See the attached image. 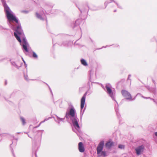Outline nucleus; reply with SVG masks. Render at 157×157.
<instances>
[{
    "mask_svg": "<svg viewBox=\"0 0 157 157\" xmlns=\"http://www.w3.org/2000/svg\"><path fill=\"white\" fill-rule=\"evenodd\" d=\"M112 2H115V1L114 0H110V2H109L108 1L105 2L104 3V5L105 6V8L107 7V5L109 3Z\"/></svg>",
    "mask_w": 157,
    "mask_h": 157,
    "instance_id": "21",
    "label": "nucleus"
},
{
    "mask_svg": "<svg viewBox=\"0 0 157 157\" xmlns=\"http://www.w3.org/2000/svg\"><path fill=\"white\" fill-rule=\"evenodd\" d=\"M46 21H47V19L46 18Z\"/></svg>",
    "mask_w": 157,
    "mask_h": 157,
    "instance_id": "51",
    "label": "nucleus"
},
{
    "mask_svg": "<svg viewBox=\"0 0 157 157\" xmlns=\"http://www.w3.org/2000/svg\"><path fill=\"white\" fill-rule=\"evenodd\" d=\"M70 116V119L77 117L75 109L74 108H71L69 111H67L65 114V117L67 119H69V116Z\"/></svg>",
    "mask_w": 157,
    "mask_h": 157,
    "instance_id": "5",
    "label": "nucleus"
},
{
    "mask_svg": "<svg viewBox=\"0 0 157 157\" xmlns=\"http://www.w3.org/2000/svg\"><path fill=\"white\" fill-rule=\"evenodd\" d=\"M11 63L12 65L18 69H19L20 67L18 66L15 62L13 61H12L11 62Z\"/></svg>",
    "mask_w": 157,
    "mask_h": 157,
    "instance_id": "20",
    "label": "nucleus"
},
{
    "mask_svg": "<svg viewBox=\"0 0 157 157\" xmlns=\"http://www.w3.org/2000/svg\"><path fill=\"white\" fill-rule=\"evenodd\" d=\"M11 150L12 152V153H13V155L14 157H15V155H14V153H13V148H11Z\"/></svg>",
    "mask_w": 157,
    "mask_h": 157,
    "instance_id": "31",
    "label": "nucleus"
},
{
    "mask_svg": "<svg viewBox=\"0 0 157 157\" xmlns=\"http://www.w3.org/2000/svg\"><path fill=\"white\" fill-rule=\"evenodd\" d=\"M36 15L37 17L40 19V20L44 21V18L42 17V16L40 15L38 13H36Z\"/></svg>",
    "mask_w": 157,
    "mask_h": 157,
    "instance_id": "16",
    "label": "nucleus"
},
{
    "mask_svg": "<svg viewBox=\"0 0 157 157\" xmlns=\"http://www.w3.org/2000/svg\"><path fill=\"white\" fill-rule=\"evenodd\" d=\"M71 121L72 124L75 129L79 133H81V131L78 124L79 119L77 117L73 118L70 119Z\"/></svg>",
    "mask_w": 157,
    "mask_h": 157,
    "instance_id": "3",
    "label": "nucleus"
},
{
    "mask_svg": "<svg viewBox=\"0 0 157 157\" xmlns=\"http://www.w3.org/2000/svg\"><path fill=\"white\" fill-rule=\"evenodd\" d=\"M115 110L116 113L117 115V117L119 119H120L121 117V115L120 114L118 113V108H117L116 106V107H115Z\"/></svg>",
    "mask_w": 157,
    "mask_h": 157,
    "instance_id": "17",
    "label": "nucleus"
},
{
    "mask_svg": "<svg viewBox=\"0 0 157 157\" xmlns=\"http://www.w3.org/2000/svg\"><path fill=\"white\" fill-rule=\"evenodd\" d=\"M88 8H89V6H87Z\"/></svg>",
    "mask_w": 157,
    "mask_h": 157,
    "instance_id": "52",
    "label": "nucleus"
},
{
    "mask_svg": "<svg viewBox=\"0 0 157 157\" xmlns=\"http://www.w3.org/2000/svg\"><path fill=\"white\" fill-rule=\"evenodd\" d=\"M21 132H17V134H20V133H21Z\"/></svg>",
    "mask_w": 157,
    "mask_h": 157,
    "instance_id": "46",
    "label": "nucleus"
},
{
    "mask_svg": "<svg viewBox=\"0 0 157 157\" xmlns=\"http://www.w3.org/2000/svg\"><path fill=\"white\" fill-rule=\"evenodd\" d=\"M25 133H26V134H27V133H27V132H25Z\"/></svg>",
    "mask_w": 157,
    "mask_h": 157,
    "instance_id": "48",
    "label": "nucleus"
},
{
    "mask_svg": "<svg viewBox=\"0 0 157 157\" xmlns=\"http://www.w3.org/2000/svg\"><path fill=\"white\" fill-rule=\"evenodd\" d=\"M6 84H7V82H6Z\"/></svg>",
    "mask_w": 157,
    "mask_h": 157,
    "instance_id": "50",
    "label": "nucleus"
},
{
    "mask_svg": "<svg viewBox=\"0 0 157 157\" xmlns=\"http://www.w3.org/2000/svg\"><path fill=\"white\" fill-rule=\"evenodd\" d=\"M108 85H110L109 84L106 85L105 86V88L106 89V92L107 94L111 97L113 100L115 101L116 103L118 104L117 101L115 100L114 98V94H113V91L111 88V87H109Z\"/></svg>",
    "mask_w": 157,
    "mask_h": 157,
    "instance_id": "7",
    "label": "nucleus"
},
{
    "mask_svg": "<svg viewBox=\"0 0 157 157\" xmlns=\"http://www.w3.org/2000/svg\"><path fill=\"white\" fill-rule=\"evenodd\" d=\"M1 2L4 7V11L8 20V24L11 25V22H15L18 25L16 28L14 29L15 32L14 33V36L20 43L21 42V38H22L23 40L22 44L21 45L22 46V49L26 52H28L27 47L29 44L23 33L20 23L19 22L18 18L13 14V12L6 3L5 0H1Z\"/></svg>",
    "mask_w": 157,
    "mask_h": 157,
    "instance_id": "1",
    "label": "nucleus"
},
{
    "mask_svg": "<svg viewBox=\"0 0 157 157\" xmlns=\"http://www.w3.org/2000/svg\"><path fill=\"white\" fill-rule=\"evenodd\" d=\"M116 11H117V10H115L114 11V12H116Z\"/></svg>",
    "mask_w": 157,
    "mask_h": 157,
    "instance_id": "43",
    "label": "nucleus"
},
{
    "mask_svg": "<svg viewBox=\"0 0 157 157\" xmlns=\"http://www.w3.org/2000/svg\"><path fill=\"white\" fill-rule=\"evenodd\" d=\"M2 29L8 30V29L3 27L2 26L0 25V30Z\"/></svg>",
    "mask_w": 157,
    "mask_h": 157,
    "instance_id": "27",
    "label": "nucleus"
},
{
    "mask_svg": "<svg viewBox=\"0 0 157 157\" xmlns=\"http://www.w3.org/2000/svg\"><path fill=\"white\" fill-rule=\"evenodd\" d=\"M33 57L34 58H37V56L36 54L34 52H33Z\"/></svg>",
    "mask_w": 157,
    "mask_h": 157,
    "instance_id": "24",
    "label": "nucleus"
},
{
    "mask_svg": "<svg viewBox=\"0 0 157 157\" xmlns=\"http://www.w3.org/2000/svg\"><path fill=\"white\" fill-rule=\"evenodd\" d=\"M56 117H54L55 121L59 124L60 122L61 121L63 122L65 118V117L63 118H61L58 117L57 115H55Z\"/></svg>",
    "mask_w": 157,
    "mask_h": 157,
    "instance_id": "10",
    "label": "nucleus"
},
{
    "mask_svg": "<svg viewBox=\"0 0 157 157\" xmlns=\"http://www.w3.org/2000/svg\"><path fill=\"white\" fill-rule=\"evenodd\" d=\"M48 86L49 89V90L52 94V95H53V93H52V90L51 89V88H50V87L47 84V83H45Z\"/></svg>",
    "mask_w": 157,
    "mask_h": 157,
    "instance_id": "26",
    "label": "nucleus"
},
{
    "mask_svg": "<svg viewBox=\"0 0 157 157\" xmlns=\"http://www.w3.org/2000/svg\"><path fill=\"white\" fill-rule=\"evenodd\" d=\"M23 12L25 13H28L29 11H27V10H24V11H23Z\"/></svg>",
    "mask_w": 157,
    "mask_h": 157,
    "instance_id": "32",
    "label": "nucleus"
},
{
    "mask_svg": "<svg viewBox=\"0 0 157 157\" xmlns=\"http://www.w3.org/2000/svg\"><path fill=\"white\" fill-rule=\"evenodd\" d=\"M116 4V5H117V7L120 9H122V7L120 5H119V4H118L116 2H114Z\"/></svg>",
    "mask_w": 157,
    "mask_h": 157,
    "instance_id": "25",
    "label": "nucleus"
},
{
    "mask_svg": "<svg viewBox=\"0 0 157 157\" xmlns=\"http://www.w3.org/2000/svg\"><path fill=\"white\" fill-rule=\"evenodd\" d=\"M107 46L105 47H104V48H106V47Z\"/></svg>",
    "mask_w": 157,
    "mask_h": 157,
    "instance_id": "47",
    "label": "nucleus"
},
{
    "mask_svg": "<svg viewBox=\"0 0 157 157\" xmlns=\"http://www.w3.org/2000/svg\"><path fill=\"white\" fill-rule=\"evenodd\" d=\"M78 8L79 10H80V11L81 13H82V12H84L85 11H86L85 10V9L82 10L80 9L79 8Z\"/></svg>",
    "mask_w": 157,
    "mask_h": 157,
    "instance_id": "28",
    "label": "nucleus"
},
{
    "mask_svg": "<svg viewBox=\"0 0 157 157\" xmlns=\"http://www.w3.org/2000/svg\"><path fill=\"white\" fill-rule=\"evenodd\" d=\"M73 131H74L75 132H76V133H77V135L78 136H79V135H78V133L77 132H75V131H74V129H73Z\"/></svg>",
    "mask_w": 157,
    "mask_h": 157,
    "instance_id": "38",
    "label": "nucleus"
},
{
    "mask_svg": "<svg viewBox=\"0 0 157 157\" xmlns=\"http://www.w3.org/2000/svg\"><path fill=\"white\" fill-rule=\"evenodd\" d=\"M12 145V144H10V147L11 148V145Z\"/></svg>",
    "mask_w": 157,
    "mask_h": 157,
    "instance_id": "45",
    "label": "nucleus"
},
{
    "mask_svg": "<svg viewBox=\"0 0 157 157\" xmlns=\"http://www.w3.org/2000/svg\"><path fill=\"white\" fill-rule=\"evenodd\" d=\"M113 143L112 142L109 141L107 142L105 144L106 147L108 149L110 148L113 145Z\"/></svg>",
    "mask_w": 157,
    "mask_h": 157,
    "instance_id": "13",
    "label": "nucleus"
},
{
    "mask_svg": "<svg viewBox=\"0 0 157 157\" xmlns=\"http://www.w3.org/2000/svg\"><path fill=\"white\" fill-rule=\"evenodd\" d=\"M44 130H39L38 131L37 134L35 137V140L37 142H40L41 140L42 133Z\"/></svg>",
    "mask_w": 157,
    "mask_h": 157,
    "instance_id": "9",
    "label": "nucleus"
},
{
    "mask_svg": "<svg viewBox=\"0 0 157 157\" xmlns=\"http://www.w3.org/2000/svg\"><path fill=\"white\" fill-rule=\"evenodd\" d=\"M24 78H25V79L27 81H28L29 80H28V77L27 76H25V75L24 76Z\"/></svg>",
    "mask_w": 157,
    "mask_h": 157,
    "instance_id": "29",
    "label": "nucleus"
},
{
    "mask_svg": "<svg viewBox=\"0 0 157 157\" xmlns=\"http://www.w3.org/2000/svg\"><path fill=\"white\" fill-rule=\"evenodd\" d=\"M28 136H29V137H30V138H32L30 136H29V135L28 134Z\"/></svg>",
    "mask_w": 157,
    "mask_h": 157,
    "instance_id": "41",
    "label": "nucleus"
},
{
    "mask_svg": "<svg viewBox=\"0 0 157 157\" xmlns=\"http://www.w3.org/2000/svg\"><path fill=\"white\" fill-rule=\"evenodd\" d=\"M47 120H48V119H45L44 121H41L40 122H42V123L44 122L45 121H46Z\"/></svg>",
    "mask_w": 157,
    "mask_h": 157,
    "instance_id": "36",
    "label": "nucleus"
},
{
    "mask_svg": "<svg viewBox=\"0 0 157 157\" xmlns=\"http://www.w3.org/2000/svg\"><path fill=\"white\" fill-rule=\"evenodd\" d=\"M138 95H140L142 98H145V99H150L151 100H153L154 102L156 103L155 100H154V99H153L152 98H151L150 97H144V96L142 95L141 94H140V93L137 94H136V96H138Z\"/></svg>",
    "mask_w": 157,
    "mask_h": 157,
    "instance_id": "15",
    "label": "nucleus"
},
{
    "mask_svg": "<svg viewBox=\"0 0 157 157\" xmlns=\"http://www.w3.org/2000/svg\"><path fill=\"white\" fill-rule=\"evenodd\" d=\"M81 63L85 66L87 65V64L86 61L84 59H82L81 60Z\"/></svg>",
    "mask_w": 157,
    "mask_h": 157,
    "instance_id": "18",
    "label": "nucleus"
},
{
    "mask_svg": "<svg viewBox=\"0 0 157 157\" xmlns=\"http://www.w3.org/2000/svg\"><path fill=\"white\" fill-rule=\"evenodd\" d=\"M152 82H153L154 83V84L155 85V84H156V82H155V81L153 79H152Z\"/></svg>",
    "mask_w": 157,
    "mask_h": 157,
    "instance_id": "34",
    "label": "nucleus"
},
{
    "mask_svg": "<svg viewBox=\"0 0 157 157\" xmlns=\"http://www.w3.org/2000/svg\"><path fill=\"white\" fill-rule=\"evenodd\" d=\"M87 93V91L83 95L81 99V111H80V119L81 120L82 118L83 115L84 113V110L85 108L84 109L83 111H82V109L83 108L85 103V102L86 97Z\"/></svg>",
    "mask_w": 157,
    "mask_h": 157,
    "instance_id": "4",
    "label": "nucleus"
},
{
    "mask_svg": "<svg viewBox=\"0 0 157 157\" xmlns=\"http://www.w3.org/2000/svg\"><path fill=\"white\" fill-rule=\"evenodd\" d=\"M41 123H42V122H40V124H39V125H38V126L34 127V128H37L38 127H39L40 126V124H41Z\"/></svg>",
    "mask_w": 157,
    "mask_h": 157,
    "instance_id": "30",
    "label": "nucleus"
},
{
    "mask_svg": "<svg viewBox=\"0 0 157 157\" xmlns=\"http://www.w3.org/2000/svg\"><path fill=\"white\" fill-rule=\"evenodd\" d=\"M131 75H128L127 80L130 79V81H131V80L130 79V78L131 77Z\"/></svg>",
    "mask_w": 157,
    "mask_h": 157,
    "instance_id": "33",
    "label": "nucleus"
},
{
    "mask_svg": "<svg viewBox=\"0 0 157 157\" xmlns=\"http://www.w3.org/2000/svg\"><path fill=\"white\" fill-rule=\"evenodd\" d=\"M104 144L103 140L101 141L97 148V154L98 157H106L109 155L107 151H102Z\"/></svg>",
    "mask_w": 157,
    "mask_h": 157,
    "instance_id": "2",
    "label": "nucleus"
},
{
    "mask_svg": "<svg viewBox=\"0 0 157 157\" xmlns=\"http://www.w3.org/2000/svg\"><path fill=\"white\" fill-rule=\"evenodd\" d=\"M119 46V45H117H117H116V47H118Z\"/></svg>",
    "mask_w": 157,
    "mask_h": 157,
    "instance_id": "42",
    "label": "nucleus"
},
{
    "mask_svg": "<svg viewBox=\"0 0 157 157\" xmlns=\"http://www.w3.org/2000/svg\"><path fill=\"white\" fill-rule=\"evenodd\" d=\"M20 119L22 122V125H25L26 123L25 119L23 117H20Z\"/></svg>",
    "mask_w": 157,
    "mask_h": 157,
    "instance_id": "19",
    "label": "nucleus"
},
{
    "mask_svg": "<svg viewBox=\"0 0 157 157\" xmlns=\"http://www.w3.org/2000/svg\"><path fill=\"white\" fill-rule=\"evenodd\" d=\"M78 149L81 152H83L85 151V148L82 142H80L78 144Z\"/></svg>",
    "mask_w": 157,
    "mask_h": 157,
    "instance_id": "11",
    "label": "nucleus"
},
{
    "mask_svg": "<svg viewBox=\"0 0 157 157\" xmlns=\"http://www.w3.org/2000/svg\"><path fill=\"white\" fill-rule=\"evenodd\" d=\"M156 91V88L155 87L153 89V90L152 91L153 92H155Z\"/></svg>",
    "mask_w": 157,
    "mask_h": 157,
    "instance_id": "35",
    "label": "nucleus"
},
{
    "mask_svg": "<svg viewBox=\"0 0 157 157\" xmlns=\"http://www.w3.org/2000/svg\"><path fill=\"white\" fill-rule=\"evenodd\" d=\"M69 42L68 41L64 42L63 44V46H69Z\"/></svg>",
    "mask_w": 157,
    "mask_h": 157,
    "instance_id": "22",
    "label": "nucleus"
},
{
    "mask_svg": "<svg viewBox=\"0 0 157 157\" xmlns=\"http://www.w3.org/2000/svg\"><path fill=\"white\" fill-rule=\"evenodd\" d=\"M155 135L157 137V132H156L155 133Z\"/></svg>",
    "mask_w": 157,
    "mask_h": 157,
    "instance_id": "39",
    "label": "nucleus"
},
{
    "mask_svg": "<svg viewBox=\"0 0 157 157\" xmlns=\"http://www.w3.org/2000/svg\"><path fill=\"white\" fill-rule=\"evenodd\" d=\"M81 21V20L80 19H78L77 20H76L75 21V23L74 28H75V27L78 25H79L80 24Z\"/></svg>",
    "mask_w": 157,
    "mask_h": 157,
    "instance_id": "14",
    "label": "nucleus"
},
{
    "mask_svg": "<svg viewBox=\"0 0 157 157\" xmlns=\"http://www.w3.org/2000/svg\"><path fill=\"white\" fill-rule=\"evenodd\" d=\"M53 5H50L49 6H45V11L46 13L48 14L51 12V10L53 7Z\"/></svg>",
    "mask_w": 157,
    "mask_h": 157,
    "instance_id": "12",
    "label": "nucleus"
},
{
    "mask_svg": "<svg viewBox=\"0 0 157 157\" xmlns=\"http://www.w3.org/2000/svg\"><path fill=\"white\" fill-rule=\"evenodd\" d=\"M2 134H1L0 133V135H1V136H2Z\"/></svg>",
    "mask_w": 157,
    "mask_h": 157,
    "instance_id": "44",
    "label": "nucleus"
},
{
    "mask_svg": "<svg viewBox=\"0 0 157 157\" xmlns=\"http://www.w3.org/2000/svg\"><path fill=\"white\" fill-rule=\"evenodd\" d=\"M121 93L123 96L124 98H125L123 99V100H129L130 101L134 100L136 96L134 98L132 99L130 94L128 92L125 90H122L121 91Z\"/></svg>",
    "mask_w": 157,
    "mask_h": 157,
    "instance_id": "6",
    "label": "nucleus"
},
{
    "mask_svg": "<svg viewBox=\"0 0 157 157\" xmlns=\"http://www.w3.org/2000/svg\"><path fill=\"white\" fill-rule=\"evenodd\" d=\"M118 147L119 148L123 149L124 148V146L123 145L120 144L118 145Z\"/></svg>",
    "mask_w": 157,
    "mask_h": 157,
    "instance_id": "23",
    "label": "nucleus"
},
{
    "mask_svg": "<svg viewBox=\"0 0 157 157\" xmlns=\"http://www.w3.org/2000/svg\"><path fill=\"white\" fill-rule=\"evenodd\" d=\"M145 149V147L143 145L139 146L135 149L136 154L138 155H139L142 154Z\"/></svg>",
    "mask_w": 157,
    "mask_h": 157,
    "instance_id": "8",
    "label": "nucleus"
},
{
    "mask_svg": "<svg viewBox=\"0 0 157 157\" xmlns=\"http://www.w3.org/2000/svg\"><path fill=\"white\" fill-rule=\"evenodd\" d=\"M13 138H14V136H13Z\"/></svg>",
    "mask_w": 157,
    "mask_h": 157,
    "instance_id": "49",
    "label": "nucleus"
},
{
    "mask_svg": "<svg viewBox=\"0 0 157 157\" xmlns=\"http://www.w3.org/2000/svg\"><path fill=\"white\" fill-rule=\"evenodd\" d=\"M22 59L23 60V61L24 62V63H25V65H26V67H27V65H26V64H25V61H24V60L23 59V58H22Z\"/></svg>",
    "mask_w": 157,
    "mask_h": 157,
    "instance_id": "37",
    "label": "nucleus"
},
{
    "mask_svg": "<svg viewBox=\"0 0 157 157\" xmlns=\"http://www.w3.org/2000/svg\"><path fill=\"white\" fill-rule=\"evenodd\" d=\"M101 86H102V88H103L104 90H105V87H104V86H103V85H102Z\"/></svg>",
    "mask_w": 157,
    "mask_h": 157,
    "instance_id": "40",
    "label": "nucleus"
}]
</instances>
